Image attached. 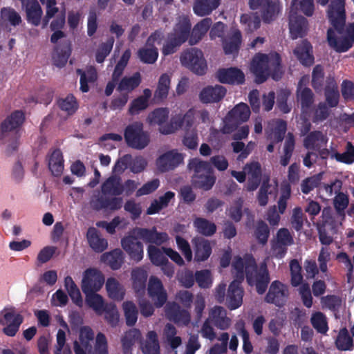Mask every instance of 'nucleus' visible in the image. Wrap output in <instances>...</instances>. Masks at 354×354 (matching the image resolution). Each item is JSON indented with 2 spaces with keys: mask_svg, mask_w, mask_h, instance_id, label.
I'll list each match as a JSON object with an SVG mask.
<instances>
[{
  "mask_svg": "<svg viewBox=\"0 0 354 354\" xmlns=\"http://www.w3.org/2000/svg\"><path fill=\"white\" fill-rule=\"evenodd\" d=\"M345 0H332L328 9V17L334 30H327V41L337 53H345L354 44V22L346 26Z\"/></svg>",
  "mask_w": 354,
  "mask_h": 354,
  "instance_id": "obj_1",
  "label": "nucleus"
},
{
  "mask_svg": "<svg viewBox=\"0 0 354 354\" xmlns=\"http://www.w3.org/2000/svg\"><path fill=\"white\" fill-rule=\"evenodd\" d=\"M250 70L258 84L265 82L269 77L279 80L283 75L281 58L278 53H257L251 62Z\"/></svg>",
  "mask_w": 354,
  "mask_h": 354,
  "instance_id": "obj_2",
  "label": "nucleus"
},
{
  "mask_svg": "<svg viewBox=\"0 0 354 354\" xmlns=\"http://www.w3.org/2000/svg\"><path fill=\"white\" fill-rule=\"evenodd\" d=\"M232 268L236 272L245 271L248 283L250 286H255L258 294L266 292L270 281L266 264L261 265L258 268L254 259L247 260L245 263L241 257H236L233 261Z\"/></svg>",
  "mask_w": 354,
  "mask_h": 354,
  "instance_id": "obj_3",
  "label": "nucleus"
},
{
  "mask_svg": "<svg viewBox=\"0 0 354 354\" xmlns=\"http://www.w3.org/2000/svg\"><path fill=\"white\" fill-rule=\"evenodd\" d=\"M187 168L189 171L193 172L191 183L194 188L204 191H209L212 188L216 178L211 163L196 157L189 160Z\"/></svg>",
  "mask_w": 354,
  "mask_h": 354,
  "instance_id": "obj_4",
  "label": "nucleus"
},
{
  "mask_svg": "<svg viewBox=\"0 0 354 354\" xmlns=\"http://www.w3.org/2000/svg\"><path fill=\"white\" fill-rule=\"evenodd\" d=\"M192 24L186 16L180 17L172 31L167 35V39L162 48L164 55L176 53L178 48L191 37Z\"/></svg>",
  "mask_w": 354,
  "mask_h": 354,
  "instance_id": "obj_5",
  "label": "nucleus"
},
{
  "mask_svg": "<svg viewBox=\"0 0 354 354\" xmlns=\"http://www.w3.org/2000/svg\"><path fill=\"white\" fill-rule=\"evenodd\" d=\"M124 138L129 147L138 150L145 149L150 142L149 134L143 130V124L140 122H135L127 126Z\"/></svg>",
  "mask_w": 354,
  "mask_h": 354,
  "instance_id": "obj_6",
  "label": "nucleus"
},
{
  "mask_svg": "<svg viewBox=\"0 0 354 354\" xmlns=\"http://www.w3.org/2000/svg\"><path fill=\"white\" fill-rule=\"evenodd\" d=\"M180 62L198 75H203L207 70V62L202 50L191 48L185 50L180 56Z\"/></svg>",
  "mask_w": 354,
  "mask_h": 354,
  "instance_id": "obj_7",
  "label": "nucleus"
},
{
  "mask_svg": "<svg viewBox=\"0 0 354 354\" xmlns=\"http://www.w3.org/2000/svg\"><path fill=\"white\" fill-rule=\"evenodd\" d=\"M250 115L249 106L243 102L236 105L228 112L224 120L225 128L232 132L243 122H246Z\"/></svg>",
  "mask_w": 354,
  "mask_h": 354,
  "instance_id": "obj_8",
  "label": "nucleus"
},
{
  "mask_svg": "<svg viewBox=\"0 0 354 354\" xmlns=\"http://www.w3.org/2000/svg\"><path fill=\"white\" fill-rule=\"evenodd\" d=\"M328 138L321 131H313L310 132L304 139L303 145L308 151L306 155H315V152H318L319 155H324L326 151L328 153L326 149Z\"/></svg>",
  "mask_w": 354,
  "mask_h": 354,
  "instance_id": "obj_9",
  "label": "nucleus"
},
{
  "mask_svg": "<svg viewBox=\"0 0 354 354\" xmlns=\"http://www.w3.org/2000/svg\"><path fill=\"white\" fill-rule=\"evenodd\" d=\"M104 283V277L96 268H88L84 272L82 281V290L84 294L98 292Z\"/></svg>",
  "mask_w": 354,
  "mask_h": 354,
  "instance_id": "obj_10",
  "label": "nucleus"
},
{
  "mask_svg": "<svg viewBox=\"0 0 354 354\" xmlns=\"http://www.w3.org/2000/svg\"><path fill=\"white\" fill-rule=\"evenodd\" d=\"M25 121V114L22 111L17 110L8 115L0 124V133L2 140H6L9 133H18L20 127Z\"/></svg>",
  "mask_w": 354,
  "mask_h": 354,
  "instance_id": "obj_11",
  "label": "nucleus"
},
{
  "mask_svg": "<svg viewBox=\"0 0 354 354\" xmlns=\"http://www.w3.org/2000/svg\"><path fill=\"white\" fill-rule=\"evenodd\" d=\"M288 295L286 286L277 280L274 281L270 286L264 300L268 304H272L276 306L281 307L285 304Z\"/></svg>",
  "mask_w": 354,
  "mask_h": 354,
  "instance_id": "obj_12",
  "label": "nucleus"
},
{
  "mask_svg": "<svg viewBox=\"0 0 354 354\" xmlns=\"http://www.w3.org/2000/svg\"><path fill=\"white\" fill-rule=\"evenodd\" d=\"M165 314L167 319L177 325L188 326L191 321V315L187 309L182 308L176 302H169L165 306Z\"/></svg>",
  "mask_w": 354,
  "mask_h": 354,
  "instance_id": "obj_13",
  "label": "nucleus"
},
{
  "mask_svg": "<svg viewBox=\"0 0 354 354\" xmlns=\"http://www.w3.org/2000/svg\"><path fill=\"white\" fill-rule=\"evenodd\" d=\"M147 290L156 307L160 308L165 305L167 300V293L160 279L151 276L149 280Z\"/></svg>",
  "mask_w": 354,
  "mask_h": 354,
  "instance_id": "obj_14",
  "label": "nucleus"
},
{
  "mask_svg": "<svg viewBox=\"0 0 354 354\" xmlns=\"http://www.w3.org/2000/svg\"><path fill=\"white\" fill-rule=\"evenodd\" d=\"M94 339V332L90 326H84L80 328L79 341L74 342V352L75 354H90L92 351L91 342Z\"/></svg>",
  "mask_w": 354,
  "mask_h": 354,
  "instance_id": "obj_15",
  "label": "nucleus"
},
{
  "mask_svg": "<svg viewBox=\"0 0 354 354\" xmlns=\"http://www.w3.org/2000/svg\"><path fill=\"white\" fill-rule=\"evenodd\" d=\"M1 314L7 324L3 332L9 337H14L24 322L23 316L19 313H15L13 308H4Z\"/></svg>",
  "mask_w": 354,
  "mask_h": 354,
  "instance_id": "obj_16",
  "label": "nucleus"
},
{
  "mask_svg": "<svg viewBox=\"0 0 354 354\" xmlns=\"http://www.w3.org/2000/svg\"><path fill=\"white\" fill-rule=\"evenodd\" d=\"M121 245L130 259L136 262L140 261L143 258V245L135 236L129 235L121 240Z\"/></svg>",
  "mask_w": 354,
  "mask_h": 354,
  "instance_id": "obj_17",
  "label": "nucleus"
},
{
  "mask_svg": "<svg viewBox=\"0 0 354 354\" xmlns=\"http://www.w3.org/2000/svg\"><path fill=\"white\" fill-rule=\"evenodd\" d=\"M93 209L100 211L102 209L115 211L122 206V198L118 197L110 198L106 195H98L92 198L90 202Z\"/></svg>",
  "mask_w": 354,
  "mask_h": 354,
  "instance_id": "obj_18",
  "label": "nucleus"
},
{
  "mask_svg": "<svg viewBox=\"0 0 354 354\" xmlns=\"http://www.w3.org/2000/svg\"><path fill=\"white\" fill-rule=\"evenodd\" d=\"M136 237L147 243L160 245L167 241L168 235L165 232H158L155 227L151 229L138 227L134 231Z\"/></svg>",
  "mask_w": 354,
  "mask_h": 354,
  "instance_id": "obj_19",
  "label": "nucleus"
},
{
  "mask_svg": "<svg viewBox=\"0 0 354 354\" xmlns=\"http://www.w3.org/2000/svg\"><path fill=\"white\" fill-rule=\"evenodd\" d=\"M227 89L221 85L207 86L199 93V100L203 104L218 102L223 99Z\"/></svg>",
  "mask_w": 354,
  "mask_h": 354,
  "instance_id": "obj_20",
  "label": "nucleus"
},
{
  "mask_svg": "<svg viewBox=\"0 0 354 354\" xmlns=\"http://www.w3.org/2000/svg\"><path fill=\"white\" fill-rule=\"evenodd\" d=\"M218 80L223 84H242L245 82L243 72L237 68H221L216 74Z\"/></svg>",
  "mask_w": 354,
  "mask_h": 354,
  "instance_id": "obj_21",
  "label": "nucleus"
},
{
  "mask_svg": "<svg viewBox=\"0 0 354 354\" xmlns=\"http://www.w3.org/2000/svg\"><path fill=\"white\" fill-rule=\"evenodd\" d=\"M289 29L292 39L303 37L307 32L308 21L304 17L297 15L296 12H290Z\"/></svg>",
  "mask_w": 354,
  "mask_h": 354,
  "instance_id": "obj_22",
  "label": "nucleus"
},
{
  "mask_svg": "<svg viewBox=\"0 0 354 354\" xmlns=\"http://www.w3.org/2000/svg\"><path fill=\"white\" fill-rule=\"evenodd\" d=\"M207 319L220 330H227L231 325V319L227 316V310L220 306L211 308Z\"/></svg>",
  "mask_w": 354,
  "mask_h": 354,
  "instance_id": "obj_23",
  "label": "nucleus"
},
{
  "mask_svg": "<svg viewBox=\"0 0 354 354\" xmlns=\"http://www.w3.org/2000/svg\"><path fill=\"white\" fill-rule=\"evenodd\" d=\"M244 170L248 176L246 189L248 192L256 190L261 180V166L258 162L248 163L244 166Z\"/></svg>",
  "mask_w": 354,
  "mask_h": 354,
  "instance_id": "obj_24",
  "label": "nucleus"
},
{
  "mask_svg": "<svg viewBox=\"0 0 354 354\" xmlns=\"http://www.w3.org/2000/svg\"><path fill=\"white\" fill-rule=\"evenodd\" d=\"M243 292V288L239 287V281L230 283L225 299V305L230 310H235L241 306Z\"/></svg>",
  "mask_w": 354,
  "mask_h": 354,
  "instance_id": "obj_25",
  "label": "nucleus"
},
{
  "mask_svg": "<svg viewBox=\"0 0 354 354\" xmlns=\"http://www.w3.org/2000/svg\"><path fill=\"white\" fill-rule=\"evenodd\" d=\"M192 243L195 261H205L210 257L212 248L209 241L203 237H195L192 239Z\"/></svg>",
  "mask_w": 354,
  "mask_h": 354,
  "instance_id": "obj_26",
  "label": "nucleus"
},
{
  "mask_svg": "<svg viewBox=\"0 0 354 354\" xmlns=\"http://www.w3.org/2000/svg\"><path fill=\"white\" fill-rule=\"evenodd\" d=\"M294 54L300 63L305 66H310L314 63L313 46L306 39L303 40L294 50Z\"/></svg>",
  "mask_w": 354,
  "mask_h": 354,
  "instance_id": "obj_27",
  "label": "nucleus"
},
{
  "mask_svg": "<svg viewBox=\"0 0 354 354\" xmlns=\"http://www.w3.org/2000/svg\"><path fill=\"white\" fill-rule=\"evenodd\" d=\"M22 9L26 15V20L28 24L38 26L41 21L43 11L37 0H30L24 5Z\"/></svg>",
  "mask_w": 354,
  "mask_h": 354,
  "instance_id": "obj_28",
  "label": "nucleus"
},
{
  "mask_svg": "<svg viewBox=\"0 0 354 354\" xmlns=\"http://www.w3.org/2000/svg\"><path fill=\"white\" fill-rule=\"evenodd\" d=\"M55 53L53 58L54 64L59 67H64L71 54V44L70 41L66 40L57 45L55 49Z\"/></svg>",
  "mask_w": 354,
  "mask_h": 354,
  "instance_id": "obj_29",
  "label": "nucleus"
},
{
  "mask_svg": "<svg viewBox=\"0 0 354 354\" xmlns=\"http://www.w3.org/2000/svg\"><path fill=\"white\" fill-rule=\"evenodd\" d=\"M326 104L329 108L336 107L339 102V93L337 84L333 77L326 80V85L324 88Z\"/></svg>",
  "mask_w": 354,
  "mask_h": 354,
  "instance_id": "obj_30",
  "label": "nucleus"
},
{
  "mask_svg": "<svg viewBox=\"0 0 354 354\" xmlns=\"http://www.w3.org/2000/svg\"><path fill=\"white\" fill-rule=\"evenodd\" d=\"M296 99L303 113H306L315 102V95L311 88L296 90Z\"/></svg>",
  "mask_w": 354,
  "mask_h": 354,
  "instance_id": "obj_31",
  "label": "nucleus"
},
{
  "mask_svg": "<svg viewBox=\"0 0 354 354\" xmlns=\"http://www.w3.org/2000/svg\"><path fill=\"white\" fill-rule=\"evenodd\" d=\"M124 192V187L120 177L111 176L102 185L103 195L120 196Z\"/></svg>",
  "mask_w": 354,
  "mask_h": 354,
  "instance_id": "obj_32",
  "label": "nucleus"
},
{
  "mask_svg": "<svg viewBox=\"0 0 354 354\" xmlns=\"http://www.w3.org/2000/svg\"><path fill=\"white\" fill-rule=\"evenodd\" d=\"M147 277V271L141 268H137L132 270V286L137 294L141 295L145 292Z\"/></svg>",
  "mask_w": 354,
  "mask_h": 354,
  "instance_id": "obj_33",
  "label": "nucleus"
},
{
  "mask_svg": "<svg viewBox=\"0 0 354 354\" xmlns=\"http://www.w3.org/2000/svg\"><path fill=\"white\" fill-rule=\"evenodd\" d=\"M212 24V20L209 17L205 18L197 23L194 26L192 31L191 32V37L189 39L190 44L194 45L201 41L209 30Z\"/></svg>",
  "mask_w": 354,
  "mask_h": 354,
  "instance_id": "obj_34",
  "label": "nucleus"
},
{
  "mask_svg": "<svg viewBox=\"0 0 354 354\" xmlns=\"http://www.w3.org/2000/svg\"><path fill=\"white\" fill-rule=\"evenodd\" d=\"M86 236L90 247L94 251L102 252L106 249L108 245L107 241L100 236L97 230L95 227L88 228Z\"/></svg>",
  "mask_w": 354,
  "mask_h": 354,
  "instance_id": "obj_35",
  "label": "nucleus"
},
{
  "mask_svg": "<svg viewBox=\"0 0 354 354\" xmlns=\"http://www.w3.org/2000/svg\"><path fill=\"white\" fill-rule=\"evenodd\" d=\"M220 5V0H195L193 10L200 17L208 15Z\"/></svg>",
  "mask_w": 354,
  "mask_h": 354,
  "instance_id": "obj_36",
  "label": "nucleus"
},
{
  "mask_svg": "<svg viewBox=\"0 0 354 354\" xmlns=\"http://www.w3.org/2000/svg\"><path fill=\"white\" fill-rule=\"evenodd\" d=\"M106 289L109 298L115 301H122L125 295L123 286L115 278H108L106 282Z\"/></svg>",
  "mask_w": 354,
  "mask_h": 354,
  "instance_id": "obj_37",
  "label": "nucleus"
},
{
  "mask_svg": "<svg viewBox=\"0 0 354 354\" xmlns=\"http://www.w3.org/2000/svg\"><path fill=\"white\" fill-rule=\"evenodd\" d=\"M184 156H158L156 160L158 169L161 172L174 169L183 163Z\"/></svg>",
  "mask_w": 354,
  "mask_h": 354,
  "instance_id": "obj_38",
  "label": "nucleus"
},
{
  "mask_svg": "<svg viewBox=\"0 0 354 354\" xmlns=\"http://www.w3.org/2000/svg\"><path fill=\"white\" fill-rule=\"evenodd\" d=\"M101 259L112 270H118L124 262V253L120 249H115L110 252L103 254Z\"/></svg>",
  "mask_w": 354,
  "mask_h": 354,
  "instance_id": "obj_39",
  "label": "nucleus"
},
{
  "mask_svg": "<svg viewBox=\"0 0 354 354\" xmlns=\"http://www.w3.org/2000/svg\"><path fill=\"white\" fill-rule=\"evenodd\" d=\"M86 296L85 301L88 307L92 308L96 314L101 315L104 313V308L109 304L105 303L103 297L97 293V292L84 294Z\"/></svg>",
  "mask_w": 354,
  "mask_h": 354,
  "instance_id": "obj_40",
  "label": "nucleus"
},
{
  "mask_svg": "<svg viewBox=\"0 0 354 354\" xmlns=\"http://www.w3.org/2000/svg\"><path fill=\"white\" fill-rule=\"evenodd\" d=\"M271 126V132L268 135L270 139L275 143L282 142L287 131V122L282 119H277Z\"/></svg>",
  "mask_w": 354,
  "mask_h": 354,
  "instance_id": "obj_41",
  "label": "nucleus"
},
{
  "mask_svg": "<svg viewBox=\"0 0 354 354\" xmlns=\"http://www.w3.org/2000/svg\"><path fill=\"white\" fill-rule=\"evenodd\" d=\"M242 41L241 32L239 30L233 31L228 39L223 41V47L226 55L238 52Z\"/></svg>",
  "mask_w": 354,
  "mask_h": 354,
  "instance_id": "obj_42",
  "label": "nucleus"
},
{
  "mask_svg": "<svg viewBox=\"0 0 354 354\" xmlns=\"http://www.w3.org/2000/svg\"><path fill=\"white\" fill-rule=\"evenodd\" d=\"M171 77L167 73H163L159 77L157 88L154 92V98L162 101L167 97L170 89Z\"/></svg>",
  "mask_w": 354,
  "mask_h": 354,
  "instance_id": "obj_43",
  "label": "nucleus"
},
{
  "mask_svg": "<svg viewBox=\"0 0 354 354\" xmlns=\"http://www.w3.org/2000/svg\"><path fill=\"white\" fill-rule=\"evenodd\" d=\"M194 226L197 232L205 236H211L216 232L215 223L204 218L198 217L195 218Z\"/></svg>",
  "mask_w": 354,
  "mask_h": 354,
  "instance_id": "obj_44",
  "label": "nucleus"
},
{
  "mask_svg": "<svg viewBox=\"0 0 354 354\" xmlns=\"http://www.w3.org/2000/svg\"><path fill=\"white\" fill-rule=\"evenodd\" d=\"M145 354H159L160 346L157 333L154 330L149 331L147 335V340L142 346Z\"/></svg>",
  "mask_w": 354,
  "mask_h": 354,
  "instance_id": "obj_45",
  "label": "nucleus"
},
{
  "mask_svg": "<svg viewBox=\"0 0 354 354\" xmlns=\"http://www.w3.org/2000/svg\"><path fill=\"white\" fill-rule=\"evenodd\" d=\"M57 105L62 111L66 112L68 115H73L79 107L77 100L73 94H68L64 98H59L57 100Z\"/></svg>",
  "mask_w": 354,
  "mask_h": 354,
  "instance_id": "obj_46",
  "label": "nucleus"
},
{
  "mask_svg": "<svg viewBox=\"0 0 354 354\" xmlns=\"http://www.w3.org/2000/svg\"><path fill=\"white\" fill-rule=\"evenodd\" d=\"M140 83V73L139 72H136L131 77H122L118 86L117 90L119 91H131L136 88Z\"/></svg>",
  "mask_w": 354,
  "mask_h": 354,
  "instance_id": "obj_47",
  "label": "nucleus"
},
{
  "mask_svg": "<svg viewBox=\"0 0 354 354\" xmlns=\"http://www.w3.org/2000/svg\"><path fill=\"white\" fill-rule=\"evenodd\" d=\"M335 345L339 351L353 350L354 346L353 341L346 328L340 329L335 340Z\"/></svg>",
  "mask_w": 354,
  "mask_h": 354,
  "instance_id": "obj_48",
  "label": "nucleus"
},
{
  "mask_svg": "<svg viewBox=\"0 0 354 354\" xmlns=\"http://www.w3.org/2000/svg\"><path fill=\"white\" fill-rule=\"evenodd\" d=\"M137 55L141 62L144 64H154L158 57L157 48L151 46L142 47L138 49Z\"/></svg>",
  "mask_w": 354,
  "mask_h": 354,
  "instance_id": "obj_49",
  "label": "nucleus"
},
{
  "mask_svg": "<svg viewBox=\"0 0 354 354\" xmlns=\"http://www.w3.org/2000/svg\"><path fill=\"white\" fill-rule=\"evenodd\" d=\"M64 286L73 303L81 307L82 306V297L78 287L71 277L67 276L65 277Z\"/></svg>",
  "mask_w": 354,
  "mask_h": 354,
  "instance_id": "obj_50",
  "label": "nucleus"
},
{
  "mask_svg": "<svg viewBox=\"0 0 354 354\" xmlns=\"http://www.w3.org/2000/svg\"><path fill=\"white\" fill-rule=\"evenodd\" d=\"M261 9V17L265 24H270L274 21L279 13V5L272 1Z\"/></svg>",
  "mask_w": 354,
  "mask_h": 354,
  "instance_id": "obj_51",
  "label": "nucleus"
},
{
  "mask_svg": "<svg viewBox=\"0 0 354 354\" xmlns=\"http://www.w3.org/2000/svg\"><path fill=\"white\" fill-rule=\"evenodd\" d=\"M310 323L313 327L321 334H326L328 330L326 316L320 311L312 314Z\"/></svg>",
  "mask_w": 354,
  "mask_h": 354,
  "instance_id": "obj_52",
  "label": "nucleus"
},
{
  "mask_svg": "<svg viewBox=\"0 0 354 354\" xmlns=\"http://www.w3.org/2000/svg\"><path fill=\"white\" fill-rule=\"evenodd\" d=\"M270 234V230L267 223L262 220L257 221L254 230V236L258 243L266 245Z\"/></svg>",
  "mask_w": 354,
  "mask_h": 354,
  "instance_id": "obj_53",
  "label": "nucleus"
},
{
  "mask_svg": "<svg viewBox=\"0 0 354 354\" xmlns=\"http://www.w3.org/2000/svg\"><path fill=\"white\" fill-rule=\"evenodd\" d=\"M333 204L337 216L339 218L341 221H344L346 217L345 209L349 204L348 196L340 192L335 197Z\"/></svg>",
  "mask_w": 354,
  "mask_h": 354,
  "instance_id": "obj_54",
  "label": "nucleus"
},
{
  "mask_svg": "<svg viewBox=\"0 0 354 354\" xmlns=\"http://www.w3.org/2000/svg\"><path fill=\"white\" fill-rule=\"evenodd\" d=\"M235 328L243 339V350L246 354H250L253 351V346L250 340V335L245 328L244 321L240 320L236 322Z\"/></svg>",
  "mask_w": 354,
  "mask_h": 354,
  "instance_id": "obj_55",
  "label": "nucleus"
},
{
  "mask_svg": "<svg viewBox=\"0 0 354 354\" xmlns=\"http://www.w3.org/2000/svg\"><path fill=\"white\" fill-rule=\"evenodd\" d=\"M126 324L129 326H133L137 322L138 310L133 301H127L122 304Z\"/></svg>",
  "mask_w": 354,
  "mask_h": 354,
  "instance_id": "obj_56",
  "label": "nucleus"
},
{
  "mask_svg": "<svg viewBox=\"0 0 354 354\" xmlns=\"http://www.w3.org/2000/svg\"><path fill=\"white\" fill-rule=\"evenodd\" d=\"M301 11L304 15L310 17L314 12L313 0H292L290 12Z\"/></svg>",
  "mask_w": 354,
  "mask_h": 354,
  "instance_id": "obj_57",
  "label": "nucleus"
},
{
  "mask_svg": "<svg viewBox=\"0 0 354 354\" xmlns=\"http://www.w3.org/2000/svg\"><path fill=\"white\" fill-rule=\"evenodd\" d=\"M291 196V186L288 182H283L280 187V197L277 202L279 213L283 214L287 207V201Z\"/></svg>",
  "mask_w": 354,
  "mask_h": 354,
  "instance_id": "obj_58",
  "label": "nucleus"
},
{
  "mask_svg": "<svg viewBox=\"0 0 354 354\" xmlns=\"http://www.w3.org/2000/svg\"><path fill=\"white\" fill-rule=\"evenodd\" d=\"M147 253L150 261L153 265L160 266L161 264L168 263V259L162 249L149 245L147 248Z\"/></svg>",
  "mask_w": 354,
  "mask_h": 354,
  "instance_id": "obj_59",
  "label": "nucleus"
},
{
  "mask_svg": "<svg viewBox=\"0 0 354 354\" xmlns=\"http://www.w3.org/2000/svg\"><path fill=\"white\" fill-rule=\"evenodd\" d=\"M114 41V38L111 37L108 38L106 42H103L99 46L95 53V61L97 63L102 64L104 62L112 50Z\"/></svg>",
  "mask_w": 354,
  "mask_h": 354,
  "instance_id": "obj_60",
  "label": "nucleus"
},
{
  "mask_svg": "<svg viewBox=\"0 0 354 354\" xmlns=\"http://www.w3.org/2000/svg\"><path fill=\"white\" fill-rule=\"evenodd\" d=\"M183 127L182 115H177L172 117L169 123L159 127V131L163 135H169L174 133L176 130Z\"/></svg>",
  "mask_w": 354,
  "mask_h": 354,
  "instance_id": "obj_61",
  "label": "nucleus"
},
{
  "mask_svg": "<svg viewBox=\"0 0 354 354\" xmlns=\"http://www.w3.org/2000/svg\"><path fill=\"white\" fill-rule=\"evenodd\" d=\"M169 113L167 108H157L149 115V119L151 123L157 124L160 127L168 120Z\"/></svg>",
  "mask_w": 354,
  "mask_h": 354,
  "instance_id": "obj_62",
  "label": "nucleus"
},
{
  "mask_svg": "<svg viewBox=\"0 0 354 354\" xmlns=\"http://www.w3.org/2000/svg\"><path fill=\"white\" fill-rule=\"evenodd\" d=\"M324 72L322 66L316 65L312 72L311 85L315 91H321L323 88Z\"/></svg>",
  "mask_w": 354,
  "mask_h": 354,
  "instance_id": "obj_63",
  "label": "nucleus"
},
{
  "mask_svg": "<svg viewBox=\"0 0 354 354\" xmlns=\"http://www.w3.org/2000/svg\"><path fill=\"white\" fill-rule=\"evenodd\" d=\"M330 115L329 107L325 102H319L313 109L312 121L313 123H319L326 120Z\"/></svg>",
  "mask_w": 354,
  "mask_h": 354,
  "instance_id": "obj_64",
  "label": "nucleus"
}]
</instances>
